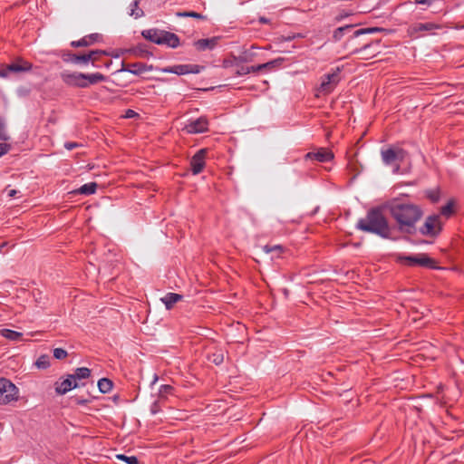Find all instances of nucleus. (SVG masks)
<instances>
[{"mask_svg":"<svg viewBox=\"0 0 464 464\" xmlns=\"http://www.w3.org/2000/svg\"><path fill=\"white\" fill-rule=\"evenodd\" d=\"M388 208L391 217L396 221L400 232L407 235L417 233L416 224L423 217V210L419 205L394 200Z\"/></svg>","mask_w":464,"mask_h":464,"instance_id":"1","label":"nucleus"},{"mask_svg":"<svg viewBox=\"0 0 464 464\" xmlns=\"http://www.w3.org/2000/svg\"><path fill=\"white\" fill-rule=\"evenodd\" d=\"M355 227L362 232L374 234L384 239H392V227L382 207L370 208L366 216L360 218Z\"/></svg>","mask_w":464,"mask_h":464,"instance_id":"2","label":"nucleus"},{"mask_svg":"<svg viewBox=\"0 0 464 464\" xmlns=\"http://www.w3.org/2000/svg\"><path fill=\"white\" fill-rule=\"evenodd\" d=\"M355 26H356L355 24H346L344 26L336 28L333 33V40L334 42H339L343 38V36L346 34L352 33V35L350 36V38L348 39V41L345 44V45L347 46V45L351 44L354 39L358 38L361 35L386 31V29H384L382 27H368V28H362V29L353 31V28Z\"/></svg>","mask_w":464,"mask_h":464,"instance_id":"3","label":"nucleus"},{"mask_svg":"<svg viewBox=\"0 0 464 464\" xmlns=\"http://www.w3.org/2000/svg\"><path fill=\"white\" fill-rule=\"evenodd\" d=\"M396 261L400 264L406 265L409 266H422L430 269H440L437 266L435 259L430 257L427 254L421 253L416 256H406L398 254L396 256Z\"/></svg>","mask_w":464,"mask_h":464,"instance_id":"4","label":"nucleus"},{"mask_svg":"<svg viewBox=\"0 0 464 464\" xmlns=\"http://www.w3.org/2000/svg\"><path fill=\"white\" fill-rule=\"evenodd\" d=\"M442 230V224L439 215H430L425 218L423 225L417 227V232L421 236L437 237Z\"/></svg>","mask_w":464,"mask_h":464,"instance_id":"5","label":"nucleus"},{"mask_svg":"<svg viewBox=\"0 0 464 464\" xmlns=\"http://www.w3.org/2000/svg\"><path fill=\"white\" fill-rule=\"evenodd\" d=\"M18 400V388L8 379L0 378V404L6 405Z\"/></svg>","mask_w":464,"mask_h":464,"instance_id":"6","label":"nucleus"},{"mask_svg":"<svg viewBox=\"0 0 464 464\" xmlns=\"http://www.w3.org/2000/svg\"><path fill=\"white\" fill-rule=\"evenodd\" d=\"M407 155V152L401 148H388L382 150L381 156L385 165H392L397 163L394 172H397L400 169L399 162H402Z\"/></svg>","mask_w":464,"mask_h":464,"instance_id":"7","label":"nucleus"},{"mask_svg":"<svg viewBox=\"0 0 464 464\" xmlns=\"http://www.w3.org/2000/svg\"><path fill=\"white\" fill-rule=\"evenodd\" d=\"M174 387L169 384L161 385L159 389L158 398L150 405V411L152 415H156L161 411L165 406L169 396L174 395Z\"/></svg>","mask_w":464,"mask_h":464,"instance_id":"8","label":"nucleus"},{"mask_svg":"<svg viewBox=\"0 0 464 464\" xmlns=\"http://www.w3.org/2000/svg\"><path fill=\"white\" fill-rule=\"evenodd\" d=\"M340 73L341 68L336 67L331 73L324 75L319 88L320 92L325 94L332 92L341 80Z\"/></svg>","mask_w":464,"mask_h":464,"instance_id":"9","label":"nucleus"},{"mask_svg":"<svg viewBox=\"0 0 464 464\" xmlns=\"http://www.w3.org/2000/svg\"><path fill=\"white\" fill-rule=\"evenodd\" d=\"M205 69V66L198 64H177L173 66H169L161 69L163 72L175 73L177 75H184L188 73H199L202 70Z\"/></svg>","mask_w":464,"mask_h":464,"instance_id":"10","label":"nucleus"},{"mask_svg":"<svg viewBox=\"0 0 464 464\" xmlns=\"http://www.w3.org/2000/svg\"><path fill=\"white\" fill-rule=\"evenodd\" d=\"M183 130L188 134L207 132L208 130V120L206 116H201L196 120H190L184 126Z\"/></svg>","mask_w":464,"mask_h":464,"instance_id":"11","label":"nucleus"},{"mask_svg":"<svg viewBox=\"0 0 464 464\" xmlns=\"http://www.w3.org/2000/svg\"><path fill=\"white\" fill-rule=\"evenodd\" d=\"M84 73L79 72H61L62 81L68 86L74 88H86V82H84Z\"/></svg>","mask_w":464,"mask_h":464,"instance_id":"12","label":"nucleus"},{"mask_svg":"<svg viewBox=\"0 0 464 464\" xmlns=\"http://www.w3.org/2000/svg\"><path fill=\"white\" fill-rule=\"evenodd\" d=\"M208 153V149H200L198 150L190 160V169L193 175H198L203 171L206 162L205 159Z\"/></svg>","mask_w":464,"mask_h":464,"instance_id":"13","label":"nucleus"},{"mask_svg":"<svg viewBox=\"0 0 464 464\" xmlns=\"http://www.w3.org/2000/svg\"><path fill=\"white\" fill-rule=\"evenodd\" d=\"M72 379V376H70L68 374L65 379H63V380L60 379V381L56 382L54 383L56 393L60 394V395H63L74 388H78V387L85 385L84 382H73V381Z\"/></svg>","mask_w":464,"mask_h":464,"instance_id":"14","label":"nucleus"},{"mask_svg":"<svg viewBox=\"0 0 464 464\" xmlns=\"http://www.w3.org/2000/svg\"><path fill=\"white\" fill-rule=\"evenodd\" d=\"M121 69H118L116 72H128L135 75H140L145 72L151 71L153 66L148 65L143 63H133L127 64L124 62H121Z\"/></svg>","mask_w":464,"mask_h":464,"instance_id":"15","label":"nucleus"},{"mask_svg":"<svg viewBox=\"0 0 464 464\" xmlns=\"http://www.w3.org/2000/svg\"><path fill=\"white\" fill-rule=\"evenodd\" d=\"M334 159V153L324 148H320L317 151H310L304 155L305 160H316L318 162H328Z\"/></svg>","mask_w":464,"mask_h":464,"instance_id":"16","label":"nucleus"},{"mask_svg":"<svg viewBox=\"0 0 464 464\" xmlns=\"http://www.w3.org/2000/svg\"><path fill=\"white\" fill-rule=\"evenodd\" d=\"M33 68V64L23 58H17L14 63L5 66L6 76L9 72H25Z\"/></svg>","mask_w":464,"mask_h":464,"instance_id":"17","label":"nucleus"},{"mask_svg":"<svg viewBox=\"0 0 464 464\" xmlns=\"http://www.w3.org/2000/svg\"><path fill=\"white\" fill-rule=\"evenodd\" d=\"M102 41V35L98 33H93L83 36L80 40L72 41L70 45L73 48L88 47L94 44L95 43H100Z\"/></svg>","mask_w":464,"mask_h":464,"instance_id":"18","label":"nucleus"},{"mask_svg":"<svg viewBox=\"0 0 464 464\" xmlns=\"http://www.w3.org/2000/svg\"><path fill=\"white\" fill-rule=\"evenodd\" d=\"M381 40L372 41L370 43L363 44L361 47H355L351 51V54H359L362 53L368 50H372L370 57H374L377 53H380L378 47L380 45ZM362 58L367 59L369 56L365 55Z\"/></svg>","mask_w":464,"mask_h":464,"instance_id":"19","label":"nucleus"},{"mask_svg":"<svg viewBox=\"0 0 464 464\" xmlns=\"http://www.w3.org/2000/svg\"><path fill=\"white\" fill-rule=\"evenodd\" d=\"M158 41V45H166L169 48H177L180 45L179 37L176 34L166 30H162L161 37Z\"/></svg>","mask_w":464,"mask_h":464,"instance_id":"20","label":"nucleus"},{"mask_svg":"<svg viewBox=\"0 0 464 464\" xmlns=\"http://www.w3.org/2000/svg\"><path fill=\"white\" fill-rule=\"evenodd\" d=\"M219 37L214 36L211 38L199 39L193 43L196 50L198 52H204L206 50H213L218 44Z\"/></svg>","mask_w":464,"mask_h":464,"instance_id":"21","label":"nucleus"},{"mask_svg":"<svg viewBox=\"0 0 464 464\" xmlns=\"http://www.w3.org/2000/svg\"><path fill=\"white\" fill-rule=\"evenodd\" d=\"M94 54H109L107 50H91L87 53H76L74 56V64L86 65L90 63V60L92 59Z\"/></svg>","mask_w":464,"mask_h":464,"instance_id":"22","label":"nucleus"},{"mask_svg":"<svg viewBox=\"0 0 464 464\" xmlns=\"http://www.w3.org/2000/svg\"><path fill=\"white\" fill-rule=\"evenodd\" d=\"M121 53H130L141 58H148L152 55V53L147 50V45L145 44H139L134 47L121 50Z\"/></svg>","mask_w":464,"mask_h":464,"instance_id":"23","label":"nucleus"},{"mask_svg":"<svg viewBox=\"0 0 464 464\" xmlns=\"http://www.w3.org/2000/svg\"><path fill=\"white\" fill-rule=\"evenodd\" d=\"M162 34V30L158 28H150L141 31V35L146 40L158 44L159 39H160Z\"/></svg>","mask_w":464,"mask_h":464,"instance_id":"24","label":"nucleus"},{"mask_svg":"<svg viewBox=\"0 0 464 464\" xmlns=\"http://www.w3.org/2000/svg\"><path fill=\"white\" fill-rule=\"evenodd\" d=\"M84 82H86V88L90 85H94L102 82H105L107 77L101 72L94 73H84Z\"/></svg>","mask_w":464,"mask_h":464,"instance_id":"25","label":"nucleus"},{"mask_svg":"<svg viewBox=\"0 0 464 464\" xmlns=\"http://www.w3.org/2000/svg\"><path fill=\"white\" fill-rule=\"evenodd\" d=\"M183 299V295L176 293H168L163 298H161V301L165 304L166 308L168 310L171 309L173 305Z\"/></svg>","mask_w":464,"mask_h":464,"instance_id":"26","label":"nucleus"},{"mask_svg":"<svg viewBox=\"0 0 464 464\" xmlns=\"http://www.w3.org/2000/svg\"><path fill=\"white\" fill-rule=\"evenodd\" d=\"M91 370L87 367H80L74 371V373L69 374L72 376L73 382H82V379H88L91 376Z\"/></svg>","mask_w":464,"mask_h":464,"instance_id":"27","label":"nucleus"},{"mask_svg":"<svg viewBox=\"0 0 464 464\" xmlns=\"http://www.w3.org/2000/svg\"><path fill=\"white\" fill-rule=\"evenodd\" d=\"M112 387L113 382L109 378H102L98 381V389L103 394L110 392Z\"/></svg>","mask_w":464,"mask_h":464,"instance_id":"28","label":"nucleus"},{"mask_svg":"<svg viewBox=\"0 0 464 464\" xmlns=\"http://www.w3.org/2000/svg\"><path fill=\"white\" fill-rule=\"evenodd\" d=\"M208 360L216 365H220L224 362V352L221 349L208 354Z\"/></svg>","mask_w":464,"mask_h":464,"instance_id":"29","label":"nucleus"},{"mask_svg":"<svg viewBox=\"0 0 464 464\" xmlns=\"http://www.w3.org/2000/svg\"><path fill=\"white\" fill-rule=\"evenodd\" d=\"M0 333L3 337L12 340V341H19L22 339V336H23L22 333H19V332L11 330V329H7V328L2 329L0 331Z\"/></svg>","mask_w":464,"mask_h":464,"instance_id":"30","label":"nucleus"},{"mask_svg":"<svg viewBox=\"0 0 464 464\" xmlns=\"http://www.w3.org/2000/svg\"><path fill=\"white\" fill-rule=\"evenodd\" d=\"M97 187L98 185L95 182L86 183L78 189V193L82 195H92L96 192Z\"/></svg>","mask_w":464,"mask_h":464,"instance_id":"31","label":"nucleus"},{"mask_svg":"<svg viewBox=\"0 0 464 464\" xmlns=\"http://www.w3.org/2000/svg\"><path fill=\"white\" fill-rule=\"evenodd\" d=\"M426 198L432 203H437L440 199V188H431L425 191Z\"/></svg>","mask_w":464,"mask_h":464,"instance_id":"32","label":"nucleus"},{"mask_svg":"<svg viewBox=\"0 0 464 464\" xmlns=\"http://www.w3.org/2000/svg\"><path fill=\"white\" fill-rule=\"evenodd\" d=\"M140 0H134L130 5V15L134 16L135 18H140L144 15V12L139 8Z\"/></svg>","mask_w":464,"mask_h":464,"instance_id":"33","label":"nucleus"},{"mask_svg":"<svg viewBox=\"0 0 464 464\" xmlns=\"http://www.w3.org/2000/svg\"><path fill=\"white\" fill-rule=\"evenodd\" d=\"M439 26L433 23H420L416 24L413 26L414 32H422V31H430L432 29L438 28Z\"/></svg>","mask_w":464,"mask_h":464,"instance_id":"34","label":"nucleus"},{"mask_svg":"<svg viewBox=\"0 0 464 464\" xmlns=\"http://www.w3.org/2000/svg\"><path fill=\"white\" fill-rule=\"evenodd\" d=\"M177 16H179V17H191V18H196V19H200V20L207 19L206 15H203L202 14L197 13V12H194V11L178 12L177 13Z\"/></svg>","mask_w":464,"mask_h":464,"instance_id":"35","label":"nucleus"},{"mask_svg":"<svg viewBox=\"0 0 464 464\" xmlns=\"http://www.w3.org/2000/svg\"><path fill=\"white\" fill-rule=\"evenodd\" d=\"M39 369H47L50 366V357L47 354H42L35 362Z\"/></svg>","mask_w":464,"mask_h":464,"instance_id":"36","label":"nucleus"},{"mask_svg":"<svg viewBox=\"0 0 464 464\" xmlns=\"http://www.w3.org/2000/svg\"><path fill=\"white\" fill-rule=\"evenodd\" d=\"M283 62H284L283 58H277V59L269 61L267 63H262L260 65H261L262 70H265V69L271 70L275 67L280 66Z\"/></svg>","mask_w":464,"mask_h":464,"instance_id":"37","label":"nucleus"},{"mask_svg":"<svg viewBox=\"0 0 464 464\" xmlns=\"http://www.w3.org/2000/svg\"><path fill=\"white\" fill-rule=\"evenodd\" d=\"M76 53H72L71 51H68V50H62L60 52V57L62 58V60L64 62V63H74V56H75Z\"/></svg>","mask_w":464,"mask_h":464,"instance_id":"38","label":"nucleus"},{"mask_svg":"<svg viewBox=\"0 0 464 464\" xmlns=\"http://www.w3.org/2000/svg\"><path fill=\"white\" fill-rule=\"evenodd\" d=\"M117 459L124 461L127 464H140V460L136 456H126L124 454L117 455Z\"/></svg>","mask_w":464,"mask_h":464,"instance_id":"39","label":"nucleus"},{"mask_svg":"<svg viewBox=\"0 0 464 464\" xmlns=\"http://www.w3.org/2000/svg\"><path fill=\"white\" fill-rule=\"evenodd\" d=\"M254 55L255 54L251 52H249V55L246 53H245L242 55L236 56L235 61H237V65H239L240 63H243L252 62Z\"/></svg>","mask_w":464,"mask_h":464,"instance_id":"40","label":"nucleus"},{"mask_svg":"<svg viewBox=\"0 0 464 464\" xmlns=\"http://www.w3.org/2000/svg\"><path fill=\"white\" fill-rule=\"evenodd\" d=\"M440 214L445 217H450L453 214V201H449L445 206L440 208Z\"/></svg>","mask_w":464,"mask_h":464,"instance_id":"41","label":"nucleus"},{"mask_svg":"<svg viewBox=\"0 0 464 464\" xmlns=\"http://www.w3.org/2000/svg\"><path fill=\"white\" fill-rule=\"evenodd\" d=\"M53 353V357L57 360H63L68 355V353L63 348H54Z\"/></svg>","mask_w":464,"mask_h":464,"instance_id":"42","label":"nucleus"},{"mask_svg":"<svg viewBox=\"0 0 464 464\" xmlns=\"http://www.w3.org/2000/svg\"><path fill=\"white\" fill-rule=\"evenodd\" d=\"M10 137L5 132V126L2 119H0V140L7 141Z\"/></svg>","mask_w":464,"mask_h":464,"instance_id":"43","label":"nucleus"},{"mask_svg":"<svg viewBox=\"0 0 464 464\" xmlns=\"http://www.w3.org/2000/svg\"><path fill=\"white\" fill-rule=\"evenodd\" d=\"M235 55H232L230 59H224L222 63L223 68H229L232 66H238L237 61H235Z\"/></svg>","mask_w":464,"mask_h":464,"instance_id":"44","label":"nucleus"},{"mask_svg":"<svg viewBox=\"0 0 464 464\" xmlns=\"http://www.w3.org/2000/svg\"><path fill=\"white\" fill-rule=\"evenodd\" d=\"M264 250L266 253H270V252H273V251H278V254H280L283 251V246H280V245H276V246H270L266 245V246H264Z\"/></svg>","mask_w":464,"mask_h":464,"instance_id":"45","label":"nucleus"},{"mask_svg":"<svg viewBox=\"0 0 464 464\" xmlns=\"http://www.w3.org/2000/svg\"><path fill=\"white\" fill-rule=\"evenodd\" d=\"M72 399L77 405H87L92 401L91 399L77 396L73 397Z\"/></svg>","mask_w":464,"mask_h":464,"instance_id":"46","label":"nucleus"},{"mask_svg":"<svg viewBox=\"0 0 464 464\" xmlns=\"http://www.w3.org/2000/svg\"><path fill=\"white\" fill-rule=\"evenodd\" d=\"M249 73L247 66H240L236 72L235 76H243Z\"/></svg>","mask_w":464,"mask_h":464,"instance_id":"47","label":"nucleus"},{"mask_svg":"<svg viewBox=\"0 0 464 464\" xmlns=\"http://www.w3.org/2000/svg\"><path fill=\"white\" fill-rule=\"evenodd\" d=\"M102 54H94L92 56V59L90 60V62L92 63V65L93 67H96V68H100L102 67V64L100 63V57L102 56Z\"/></svg>","mask_w":464,"mask_h":464,"instance_id":"48","label":"nucleus"},{"mask_svg":"<svg viewBox=\"0 0 464 464\" xmlns=\"http://www.w3.org/2000/svg\"><path fill=\"white\" fill-rule=\"evenodd\" d=\"M11 149V145L5 142L0 143V157L6 154Z\"/></svg>","mask_w":464,"mask_h":464,"instance_id":"49","label":"nucleus"},{"mask_svg":"<svg viewBox=\"0 0 464 464\" xmlns=\"http://www.w3.org/2000/svg\"><path fill=\"white\" fill-rule=\"evenodd\" d=\"M81 144L77 143V142H72V141H69V142H65L64 143V148L67 149L68 150H72L75 148H78L80 147Z\"/></svg>","mask_w":464,"mask_h":464,"instance_id":"50","label":"nucleus"},{"mask_svg":"<svg viewBox=\"0 0 464 464\" xmlns=\"http://www.w3.org/2000/svg\"><path fill=\"white\" fill-rule=\"evenodd\" d=\"M122 49H120V50H115V51H112V52H110V51H107V53L109 54H105L106 56H111L113 58H119L120 56L123 55L124 53H121V51Z\"/></svg>","mask_w":464,"mask_h":464,"instance_id":"51","label":"nucleus"},{"mask_svg":"<svg viewBox=\"0 0 464 464\" xmlns=\"http://www.w3.org/2000/svg\"><path fill=\"white\" fill-rule=\"evenodd\" d=\"M135 116H138V113L136 111H134L133 110L129 109V110L126 111L125 118L130 119V118H133Z\"/></svg>","mask_w":464,"mask_h":464,"instance_id":"52","label":"nucleus"},{"mask_svg":"<svg viewBox=\"0 0 464 464\" xmlns=\"http://www.w3.org/2000/svg\"><path fill=\"white\" fill-rule=\"evenodd\" d=\"M248 70H249V73L250 72H260L262 71L261 69V65L258 64V65H253V66H247Z\"/></svg>","mask_w":464,"mask_h":464,"instance_id":"53","label":"nucleus"},{"mask_svg":"<svg viewBox=\"0 0 464 464\" xmlns=\"http://www.w3.org/2000/svg\"><path fill=\"white\" fill-rule=\"evenodd\" d=\"M0 77H2V78L6 77V72L5 70V66L2 64L0 65Z\"/></svg>","mask_w":464,"mask_h":464,"instance_id":"54","label":"nucleus"},{"mask_svg":"<svg viewBox=\"0 0 464 464\" xmlns=\"http://www.w3.org/2000/svg\"><path fill=\"white\" fill-rule=\"evenodd\" d=\"M258 21H259V23H261V24H268V23H270V20H269V19H267V18H266V17H264V16H260V17H259V19H258Z\"/></svg>","mask_w":464,"mask_h":464,"instance_id":"55","label":"nucleus"},{"mask_svg":"<svg viewBox=\"0 0 464 464\" xmlns=\"http://www.w3.org/2000/svg\"><path fill=\"white\" fill-rule=\"evenodd\" d=\"M112 64V61L111 60H109V61H106L103 64H102V66H104L106 68H110V66Z\"/></svg>","mask_w":464,"mask_h":464,"instance_id":"56","label":"nucleus"},{"mask_svg":"<svg viewBox=\"0 0 464 464\" xmlns=\"http://www.w3.org/2000/svg\"><path fill=\"white\" fill-rule=\"evenodd\" d=\"M347 15H348V14H341L340 15H338L336 17V20L340 21L341 19H343V17H346Z\"/></svg>","mask_w":464,"mask_h":464,"instance_id":"57","label":"nucleus"},{"mask_svg":"<svg viewBox=\"0 0 464 464\" xmlns=\"http://www.w3.org/2000/svg\"><path fill=\"white\" fill-rule=\"evenodd\" d=\"M17 191L15 189H12L9 191L8 196L9 197H14Z\"/></svg>","mask_w":464,"mask_h":464,"instance_id":"58","label":"nucleus"},{"mask_svg":"<svg viewBox=\"0 0 464 464\" xmlns=\"http://www.w3.org/2000/svg\"><path fill=\"white\" fill-rule=\"evenodd\" d=\"M158 381V376L155 374L151 384L153 385Z\"/></svg>","mask_w":464,"mask_h":464,"instance_id":"59","label":"nucleus"},{"mask_svg":"<svg viewBox=\"0 0 464 464\" xmlns=\"http://www.w3.org/2000/svg\"><path fill=\"white\" fill-rule=\"evenodd\" d=\"M284 293H285V295H287V294H288V290H287V289H285V290H284Z\"/></svg>","mask_w":464,"mask_h":464,"instance_id":"60","label":"nucleus"}]
</instances>
